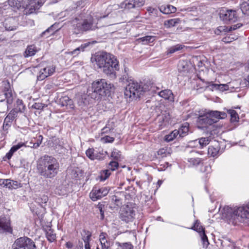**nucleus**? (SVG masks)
Returning a JSON list of instances; mask_svg holds the SVG:
<instances>
[{"label":"nucleus","instance_id":"obj_45","mask_svg":"<svg viewBox=\"0 0 249 249\" xmlns=\"http://www.w3.org/2000/svg\"><path fill=\"white\" fill-rule=\"evenodd\" d=\"M153 37L151 36H146L139 39L140 42L143 44H146L153 41Z\"/></svg>","mask_w":249,"mask_h":249},{"label":"nucleus","instance_id":"obj_46","mask_svg":"<svg viewBox=\"0 0 249 249\" xmlns=\"http://www.w3.org/2000/svg\"><path fill=\"white\" fill-rule=\"evenodd\" d=\"M136 8L135 4V0H127L125 1V9H132Z\"/></svg>","mask_w":249,"mask_h":249},{"label":"nucleus","instance_id":"obj_1","mask_svg":"<svg viewBox=\"0 0 249 249\" xmlns=\"http://www.w3.org/2000/svg\"><path fill=\"white\" fill-rule=\"evenodd\" d=\"M92 62H95L102 72L111 79L116 77V71L119 70V62L113 55L105 52L96 53L91 57Z\"/></svg>","mask_w":249,"mask_h":249},{"label":"nucleus","instance_id":"obj_13","mask_svg":"<svg viewBox=\"0 0 249 249\" xmlns=\"http://www.w3.org/2000/svg\"><path fill=\"white\" fill-rule=\"evenodd\" d=\"M55 71V67L53 66H47L41 69L37 76V79L39 81H42L46 77L53 74Z\"/></svg>","mask_w":249,"mask_h":249},{"label":"nucleus","instance_id":"obj_29","mask_svg":"<svg viewBox=\"0 0 249 249\" xmlns=\"http://www.w3.org/2000/svg\"><path fill=\"white\" fill-rule=\"evenodd\" d=\"M159 95L165 99L171 100L173 99V93L172 91L169 89H165L160 91L159 92Z\"/></svg>","mask_w":249,"mask_h":249},{"label":"nucleus","instance_id":"obj_26","mask_svg":"<svg viewBox=\"0 0 249 249\" xmlns=\"http://www.w3.org/2000/svg\"><path fill=\"white\" fill-rule=\"evenodd\" d=\"M160 10L163 14H169L175 13L176 11V8L171 5H162L160 7Z\"/></svg>","mask_w":249,"mask_h":249},{"label":"nucleus","instance_id":"obj_41","mask_svg":"<svg viewBox=\"0 0 249 249\" xmlns=\"http://www.w3.org/2000/svg\"><path fill=\"white\" fill-rule=\"evenodd\" d=\"M179 131V137H183L186 136L189 131V128L187 126H182L179 129L177 130Z\"/></svg>","mask_w":249,"mask_h":249},{"label":"nucleus","instance_id":"obj_62","mask_svg":"<svg viewBox=\"0 0 249 249\" xmlns=\"http://www.w3.org/2000/svg\"><path fill=\"white\" fill-rule=\"evenodd\" d=\"M40 203H46L48 201V197L46 195H42L40 198Z\"/></svg>","mask_w":249,"mask_h":249},{"label":"nucleus","instance_id":"obj_21","mask_svg":"<svg viewBox=\"0 0 249 249\" xmlns=\"http://www.w3.org/2000/svg\"><path fill=\"white\" fill-rule=\"evenodd\" d=\"M211 139L208 137H202L198 140H196L190 142L192 145L193 144H196V146H199V147L202 148L207 145L210 142Z\"/></svg>","mask_w":249,"mask_h":249},{"label":"nucleus","instance_id":"obj_58","mask_svg":"<svg viewBox=\"0 0 249 249\" xmlns=\"http://www.w3.org/2000/svg\"><path fill=\"white\" fill-rule=\"evenodd\" d=\"M128 73H124V74L120 78V81L121 82H124V81H128Z\"/></svg>","mask_w":249,"mask_h":249},{"label":"nucleus","instance_id":"obj_10","mask_svg":"<svg viewBox=\"0 0 249 249\" xmlns=\"http://www.w3.org/2000/svg\"><path fill=\"white\" fill-rule=\"evenodd\" d=\"M219 17L224 23L234 22L237 19L236 11L232 10L222 9L220 11Z\"/></svg>","mask_w":249,"mask_h":249},{"label":"nucleus","instance_id":"obj_24","mask_svg":"<svg viewBox=\"0 0 249 249\" xmlns=\"http://www.w3.org/2000/svg\"><path fill=\"white\" fill-rule=\"evenodd\" d=\"M24 145V143H18L17 145L13 146L9 151L6 154L5 157L3 158V160H6V159L10 160L13 156L14 152L21 148Z\"/></svg>","mask_w":249,"mask_h":249},{"label":"nucleus","instance_id":"obj_42","mask_svg":"<svg viewBox=\"0 0 249 249\" xmlns=\"http://www.w3.org/2000/svg\"><path fill=\"white\" fill-rule=\"evenodd\" d=\"M111 157L116 160H120L122 159L121 151L117 149H114L111 153Z\"/></svg>","mask_w":249,"mask_h":249},{"label":"nucleus","instance_id":"obj_47","mask_svg":"<svg viewBox=\"0 0 249 249\" xmlns=\"http://www.w3.org/2000/svg\"><path fill=\"white\" fill-rule=\"evenodd\" d=\"M118 166L119 163L117 161H111L109 163L107 168L108 169H109V171H114L118 168Z\"/></svg>","mask_w":249,"mask_h":249},{"label":"nucleus","instance_id":"obj_27","mask_svg":"<svg viewBox=\"0 0 249 249\" xmlns=\"http://www.w3.org/2000/svg\"><path fill=\"white\" fill-rule=\"evenodd\" d=\"M210 116L213 117L217 121L219 119H224L227 117V114L225 112H220L218 111H210Z\"/></svg>","mask_w":249,"mask_h":249},{"label":"nucleus","instance_id":"obj_39","mask_svg":"<svg viewBox=\"0 0 249 249\" xmlns=\"http://www.w3.org/2000/svg\"><path fill=\"white\" fill-rule=\"evenodd\" d=\"M213 89H218L221 91H224L229 89V86L227 84H212Z\"/></svg>","mask_w":249,"mask_h":249},{"label":"nucleus","instance_id":"obj_30","mask_svg":"<svg viewBox=\"0 0 249 249\" xmlns=\"http://www.w3.org/2000/svg\"><path fill=\"white\" fill-rule=\"evenodd\" d=\"M8 179L9 181H7V182L6 188L12 190L16 189L21 187V183L18 181L11 180L10 179Z\"/></svg>","mask_w":249,"mask_h":249},{"label":"nucleus","instance_id":"obj_52","mask_svg":"<svg viewBox=\"0 0 249 249\" xmlns=\"http://www.w3.org/2000/svg\"><path fill=\"white\" fill-rule=\"evenodd\" d=\"M45 107V104L41 103H35L32 105V107L36 109H42Z\"/></svg>","mask_w":249,"mask_h":249},{"label":"nucleus","instance_id":"obj_3","mask_svg":"<svg viewBox=\"0 0 249 249\" xmlns=\"http://www.w3.org/2000/svg\"><path fill=\"white\" fill-rule=\"evenodd\" d=\"M113 85L106 80L101 79L94 81L87 89V96L94 101L101 100L103 97L109 96Z\"/></svg>","mask_w":249,"mask_h":249},{"label":"nucleus","instance_id":"obj_16","mask_svg":"<svg viewBox=\"0 0 249 249\" xmlns=\"http://www.w3.org/2000/svg\"><path fill=\"white\" fill-rule=\"evenodd\" d=\"M3 25L4 26L6 30L13 31L16 29L18 22L16 18L13 17H10L5 19L3 22Z\"/></svg>","mask_w":249,"mask_h":249},{"label":"nucleus","instance_id":"obj_2","mask_svg":"<svg viewBox=\"0 0 249 249\" xmlns=\"http://www.w3.org/2000/svg\"><path fill=\"white\" fill-rule=\"evenodd\" d=\"M58 160L52 156L44 155L37 161V170L38 174L46 178H53L59 171Z\"/></svg>","mask_w":249,"mask_h":249},{"label":"nucleus","instance_id":"obj_11","mask_svg":"<svg viewBox=\"0 0 249 249\" xmlns=\"http://www.w3.org/2000/svg\"><path fill=\"white\" fill-rule=\"evenodd\" d=\"M109 189L107 187L98 188L95 186L89 194V196L92 201H96L107 195Z\"/></svg>","mask_w":249,"mask_h":249},{"label":"nucleus","instance_id":"obj_25","mask_svg":"<svg viewBox=\"0 0 249 249\" xmlns=\"http://www.w3.org/2000/svg\"><path fill=\"white\" fill-rule=\"evenodd\" d=\"M93 100H91L90 98H89L87 96V93L86 95L81 96L78 98V104L79 106H84L88 105L90 103H92Z\"/></svg>","mask_w":249,"mask_h":249},{"label":"nucleus","instance_id":"obj_54","mask_svg":"<svg viewBox=\"0 0 249 249\" xmlns=\"http://www.w3.org/2000/svg\"><path fill=\"white\" fill-rule=\"evenodd\" d=\"M17 103L18 106V108H15V109L16 110L18 111H18L21 112V110L23 109L24 107L22 101L18 99L17 101Z\"/></svg>","mask_w":249,"mask_h":249},{"label":"nucleus","instance_id":"obj_19","mask_svg":"<svg viewBox=\"0 0 249 249\" xmlns=\"http://www.w3.org/2000/svg\"><path fill=\"white\" fill-rule=\"evenodd\" d=\"M3 91L5 99L7 100V103L8 104H11L13 102V95L12 90L10 88V85L9 82L5 84Z\"/></svg>","mask_w":249,"mask_h":249},{"label":"nucleus","instance_id":"obj_28","mask_svg":"<svg viewBox=\"0 0 249 249\" xmlns=\"http://www.w3.org/2000/svg\"><path fill=\"white\" fill-rule=\"evenodd\" d=\"M119 194H116V193L111 196V203L113 206H111V208H115L116 206H121L122 205V199H121L119 196Z\"/></svg>","mask_w":249,"mask_h":249},{"label":"nucleus","instance_id":"obj_55","mask_svg":"<svg viewBox=\"0 0 249 249\" xmlns=\"http://www.w3.org/2000/svg\"><path fill=\"white\" fill-rule=\"evenodd\" d=\"M145 3V0H135V4L136 8L142 6Z\"/></svg>","mask_w":249,"mask_h":249},{"label":"nucleus","instance_id":"obj_38","mask_svg":"<svg viewBox=\"0 0 249 249\" xmlns=\"http://www.w3.org/2000/svg\"><path fill=\"white\" fill-rule=\"evenodd\" d=\"M227 112L231 116V122H238L239 116L236 111L233 109H229L227 110Z\"/></svg>","mask_w":249,"mask_h":249},{"label":"nucleus","instance_id":"obj_56","mask_svg":"<svg viewBox=\"0 0 249 249\" xmlns=\"http://www.w3.org/2000/svg\"><path fill=\"white\" fill-rule=\"evenodd\" d=\"M42 139H43V137L41 135H39L38 136V142H37L34 143L33 145L32 146V147L36 148L38 147H39V146L40 145V144L41 143Z\"/></svg>","mask_w":249,"mask_h":249},{"label":"nucleus","instance_id":"obj_37","mask_svg":"<svg viewBox=\"0 0 249 249\" xmlns=\"http://www.w3.org/2000/svg\"><path fill=\"white\" fill-rule=\"evenodd\" d=\"M169 119V114L166 111L162 112L158 116V119L160 123L168 121Z\"/></svg>","mask_w":249,"mask_h":249},{"label":"nucleus","instance_id":"obj_18","mask_svg":"<svg viewBox=\"0 0 249 249\" xmlns=\"http://www.w3.org/2000/svg\"><path fill=\"white\" fill-rule=\"evenodd\" d=\"M58 102L59 105L61 107H65L66 109H73L74 107L73 101L68 96L61 97Z\"/></svg>","mask_w":249,"mask_h":249},{"label":"nucleus","instance_id":"obj_31","mask_svg":"<svg viewBox=\"0 0 249 249\" xmlns=\"http://www.w3.org/2000/svg\"><path fill=\"white\" fill-rule=\"evenodd\" d=\"M180 22V20L179 18H173L169 20H165L164 22V26L169 28L175 26Z\"/></svg>","mask_w":249,"mask_h":249},{"label":"nucleus","instance_id":"obj_49","mask_svg":"<svg viewBox=\"0 0 249 249\" xmlns=\"http://www.w3.org/2000/svg\"><path fill=\"white\" fill-rule=\"evenodd\" d=\"M229 29L226 26H220L216 29L215 34L219 35L221 33L229 32Z\"/></svg>","mask_w":249,"mask_h":249},{"label":"nucleus","instance_id":"obj_35","mask_svg":"<svg viewBox=\"0 0 249 249\" xmlns=\"http://www.w3.org/2000/svg\"><path fill=\"white\" fill-rule=\"evenodd\" d=\"M53 142L54 145H55L54 149L59 151V150L61 151L63 149V146L62 145V142L60 141L59 138H53ZM62 152L60 151V153Z\"/></svg>","mask_w":249,"mask_h":249},{"label":"nucleus","instance_id":"obj_53","mask_svg":"<svg viewBox=\"0 0 249 249\" xmlns=\"http://www.w3.org/2000/svg\"><path fill=\"white\" fill-rule=\"evenodd\" d=\"M200 235L201 236V240L203 242V245L208 246L209 244V243L205 232H203V233L200 234Z\"/></svg>","mask_w":249,"mask_h":249},{"label":"nucleus","instance_id":"obj_20","mask_svg":"<svg viewBox=\"0 0 249 249\" xmlns=\"http://www.w3.org/2000/svg\"><path fill=\"white\" fill-rule=\"evenodd\" d=\"M178 67L180 73H187L189 71L191 63L186 60H180Z\"/></svg>","mask_w":249,"mask_h":249},{"label":"nucleus","instance_id":"obj_15","mask_svg":"<svg viewBox=\"0 0 249 249\" xmlns=\"http://www.w3.org/2000/svg\"><path fill=\"white\" fill-rule=\"evenodd\" d=\"M18 111L15 109H13L8 113L4 120L3 124V130L6 131L11 126V123L17 116Z\"/></svg>","mask_w":249,"mask_h":249},{"label":"nucleus","instance_id":"obj_44","mask_svg":"<svg viewBox=\"0 0 249 249\" xmlns=\"http://www.w3.org/2000/svg\"><path fill=\"white\" fill-rule=\"evenodd\" d=\"M194 230L199 232L200 234L203 233V232H205L204 229L203 227L200 225V222L196 220L194 225Z\"/></svg>","mask_w":249,"mask_h":249},{"label":"nucleus","instance_id":"obj_7","mask_svg":"<svg viewBox=\"0 0 249 249\" xmlns=\"http://www.w3.org/2000/svg\"><path fill=\"white\" fill-rule=\"evenodd\" d=\"M217 122V120L210 116V112L207 113L199 114L196 121L197 125L198 128L203 129Z\"/></svg>","mask_w":249,"mask_h":249},{"label":"nucleus","instance_id":"obj_64","mask_svg":"<svg viewBox=\"0 0 249 249\" xmlns=\"http://www.w3.org/2000/svg\"><path fill=\"white\" fill-rule=\"evenodd\" d=\"M102 245V249H108L109 246H110V243L109 242H103V243L101 244Z\"/></svg>","mask_w":249,"mask_h":249},{"label":"nucleus","instance_id":"obj_50","mask_svg":"<svg viewBox=\"0 0 249 249\" xmlns=\"http://www.w3.org/2000/svg\"><path fill=\"white\" fill-rule=\"evenodd\" d=\"M87 156L91 160H94L96 153L93 148H89L86 152Z\"/></svg>","mask_w":249,"mask_h":249},{"label":"nucleus","instance_id":"obj_5","mask_svg":"<svg viewBox=\"0 0 249 249\" xmlns=\"http://www.w3.org/2000/svg\"><path fill=\"white\" fill-rule=\"evenodd\" d=\"M12 249H37L35 242L31 238L23 236L17 239L12 246Z\"/></svg>","mask_w":249,"mask_h":249},{"label":"nucleus","instance_id":"obj_8","mask_svg":"<svg viewBox=\"0 0 249 249\" xmlns=\"http://www.w3.org/2000/svg\"><path fill=\"white\" fill-rule=\"evenodd\" d=\"M31 7L35 9H39L44 3L45 0H27ZM24 0H9L8 2L11 6H15L18 8L23 6Z\"/></svg>","mask_w":249,"mask_h":249},{"label":"nucleus","instance_id":"obj_60","mask_svg":"<svg viewBox=\"0 0 249 249\" xmlns=\"http://www.w3.org/2000/svg\"><path fill=\"white\" fill-rule=\"evenodd\" d=\"M242 26V24H241V23H238L236 24L233 25L230 27L229 31H231L232 30H235L237 29L240 28Z\"/></svg>","mask_w":249,"mask_h":249},{"label":"nucleus","instance_id":"obj_48","mask_svg":"<svg viewBox=\"0 0 249 249\" xmlns=\"http://www.w3.org/2000/svg\"><path fill=\"white\" fill-rule=\"evenodd\" d=\"M188 161L191 164L194 166H197L199 165L201 162L202 161V160L201 159L197 158H190L188 160Z\"/></svg>","mask_w":249,"mask_h":249},{"label":"nucleus","instance_id":"obj_61","mask_svg":"<svg viewBox=\"0 0 249 249\" xmlns=\"http://www.w3.org/2000/svg\"><path fill=\"white\" fill-rule=\"evenodd\" d=\"M51 35H52V34L50 33V31L49 30V29L48 28L45 31L41 33V36H42V37L45 36L46 37H48Z\"/></svg>","mask_w":249,"mask_h":249},{"label":"nucleus","instance_id":"obj_14","mask_svg":"<svg viewBox=\"0 0 249 249\" xmlns=\"http://www.w3.org/2000/svg\"><path fill=\"white\" fill-rule=\"evenodd\" d=\"M135 211L131 208L126 207L122 211L121 218L127 223L131 221L134 218Z\"/></svg>","mask_w":249,"mask_h":249},{"label":"nucleus","instance_id":"obj_40","mask_svg":"<svg viewBox=\"0 0 249 249\" xmlns=\"http://www.w3.org/2000/svg\"><path fill=\"white\" fill-rule=\"evenodd\" d=\"M182 48V45L180 44H178L175 46H172L168 48L166 52L167 54L173 53L177 51L181 50Z\"/></svg>","mask_w":249,"mask_h":249},{"label":"nucleus","instance_id":"obj_23","mask_svg":"<svg viewBox=\"0 0 249 249\" xmlns=\"http://www.w3.org/2000/svg\"><path fill=\"white\" fill-rule=\"evenodd\" d=\"M219 144L216 142L214 145H211L208 149V154L211 157H215L218 156L220 150Z\"/></svg>","mask_w":249,"mask_h":249},{"label":"nucleus","instance_id":"obj_36","mask_svg":"<svg viewBox=\"0 0 249 249\" xmlns=\"http://www.w3.org/2000/svg\"><path fill=\"white\" fill-rule=\"evenodd\" d=\"M111 174V172L109 171V169H106L104 170H102L100 172V176H99V178H100L101 181H104Z\"/></svg>","mask_w":249,"mask_h":249},{"label":"nucleus","instance_id":"obj_63","mask_svg":"<svg viewBox=\"0 0 249 249\" xmlns=\"http://www.w3.org/2000/svg\"><path fill=\"white\" fill-rule=\"evenodd\" d=\"M103 139L106 142H112L114 140V138L110 137L109 136H106L104 137Z\"/></svg>","mask_w":249,"mask_h":249},{"label":"nucleus","instance_id":"obj_57","mask_svg":"<svg viewBox=\"0 0 249 249\" xmlns=\"http://www.w3.org/2000/svg\"><path fill=\"white\" fill-rule=\"evenodd\" d=\"M91 236V234L89 231H88L87 236H84L83 237V240L84 242H85V244L86 243L87 244L89 243V242Z\"/></svg>","mask_w":249,"mask_h":249},{"label":"nucleus","instance_id":"obj_9","mask_svg":"<svg viewBox=\"0 0 249 249\" xmlns=\"http://www.w3.org/2000/svg\"><path fill=\"white\" fill-rule=\"evenodd\" d=\"M13 228L9 217L5 216H0V234H13Z\"/></svg>","mask_w":249,"mask_h":249},{"label":"nucleus","instance_id":"obj_51","mask_svg":"<svg viewBox=\"0 0 249 249\" xmlns=\"http://www.w3.org/2000/svg\"><path fill=\"white\" fill-rule=\"evenodd\" d=\"M97 208L99 210L100 214V219L103 220L104 219L105 216H104V210H103V208L104 207V205L103 204H101L100 203H99L97 205Z\"/></svg>","mask_w":249,"mask_h":249},{"label":"nucleus","instance_id":"obj_33","mask_svg":"<svg viewBox=\"0 0 249 249\" xmlns=\"http://www.w3.org/2000/svg\"><path fill=\"white\" fill-rule=\"evenodd\" d=\"M116 249H133V246L130 242L120 243L116 242Z\"/></svg>","mask_w":249,"mask_h":249},{"label":"nucleus","instance_id":"obj_43","mask_svg":"<svg viewBox=\"0 0 249 249\" xmlns=\"http://www.w3.org/2000/svg\"><path fill=\"white\" fill-rule=\"evenodd\" d=\"M89 44V43H85L82 44L80 47L76 48L71 52L72 54H78L80 51H84L85 49L87 47Z\"/></svg>","mask_w":249,"mask_h":249},{"label":"nucleus","instance_id":"obj_12","mask_svg":"<svg viewBox=\"0 0 249 249\" xmlns=\"http://www.w3.org/2000/svg\"><path fill=\"white\" fill-rule=\"evenodd\" d=\"M237 220L244 222L246 219H249V203L237 208Z\"/></svg>","mask_w":249,"mask_h":249},{"label":"nucleus","instance_id":"obj_4","mask_svg":"<svg viewBox=\"0 0 249 249\" xmlns=\"http://www.w3.org/2000/svg\"><path fill=\"white\" fill-rule=\"evenodd\" d=\"M147 89L142 86V83H138L132 81L125 87L124 96L126 98L135 99L140 98Z\"/></svg>","mask_w":249,"mask_h":249},{"label":"nucleus","instance_id":"obj_6","mask_svg":"<svg viewBox=\"0 0 249 249\" xmlns=\"http://www.w3.org/2000/svg\"><path fill=\"white\" fill-rule=\"evenodd\" d=\"M78 19L75 18L74 20H73V27L74 33L77 34L81 32L87 31L89 30H93L96 28V26L93 25L92 20L91 19H84L82 21L75 23Z\"/></svg>","mask_w":249,"mask_h":249},{"label":"nucleus","instance_id":"obj_17","mask_svg":"<svg viewBox=\"0 0 249 249\" xmlns=\"http://www.w3.org/2000/svg\"><path fill=\"white\" fill-rule=\"evenodd\" d=\"M237 208H232L227 206L224 208L223 215L226 218H231L234 220L237 219V214H236Z\"/></svg>","mask_w":249,"mask_h":249},{"label":"nucleus","instance_id":"obj_32","mask_svg":"<svg viewBox=\"0 0 249 249\" xmlns=\"http://www.w3.org/2000/svg\"><path fill=\"white\" fill-rule=\"evenodd\" d=\"M36 52V48L34 45L28 46L25 52L24 56L26 57L33 56L35 54Z\"/></svg>","mask_w":249,"mask_h":249},{"label":"nucleus","instance_id":"obj_22","mask_svg":"<svg viewBox=\"0 0 249 249\" xmlns=\"http://www.w3.org/2000/svg\"><path fill=\"white\" fill-rule=\"evenodd\" d=\"M44 230L46 232V236L50 242H53L56 239V234L51 228L47 226Z\"/></svg>","mask_w":249,"mask_h":249},{"label":"nucleus","instance_id":"obj_59","mask_svg":"<svg viewBox=\"0 0 249 249\" xmlns=\"http://www.w3.org/2000/svg\"><path fill=\"white\" fill-rule=\"evenodd\" d=\"M105 157V155L104 154H101V153H96L95 155V158H94V160H104Z\"/></svg>","mask_w":249,"mask_h":249},{"label":"nucleus","instance_id":"obj_34","mask_svg":"<svg viewBox=\"0 0 249 249\" xmlns=\"http://www.w3.org/2000/svg\"><path fill=\"white\" fill-rule=\"evenodd\" d=\"M179 131H177V129L174 130L169 134L165 136L164 140L167 142H170L172 141L175 138H176L178 135Z\"/></svg>","mask_w":249,"mask_h":249}]
</instances>
